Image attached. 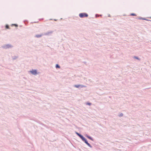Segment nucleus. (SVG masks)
I'll return each mask as SVG.
<instances>
[{
	"mask_svg": "<svg viewBox=\"0 0 151 151\" xmlns=\"http://www.w3.org/2000/svg\"><path fill=\"white\" fill-rule=\"evenodd\" d=\"M151 19V17H149Z\"/></svg>",
	"mask_w": 151,
	"mask_h": 151,
	"instance_id": "16",
	"label": "nucleus"
},
{
	"mask_svg": "<svg viewBox=\"0 0 151 151\" xmlns=\"http://www.w3.org/2000/svg\"><path fill=\"white\" fill-rule=\"evenodd\" d=\"M6 29H9V25H6Z\"/></svg>",
	"mask_w": 151,
	"mask_h": 151,
	"instance_id": "10",
	"label": "nucleus"
},
{
	"mask_svg": "<svg viewBox=\"0 0 151 151\" xmlns=\"http://www.w3.org/2000/svg\"><path fill=\"white\" fill-rule=\"evenodd\" d=\"M87 105H91V103H87Z\"/></svg>",
	"mask_w": 151,
	"mask_h": 151,
	"instance_id": "12",
	"label": "nucleus"
},
{
	"mask_svg": "<svg viewBox=\"0 0 151 151\" xmlns=\"http://www.w3.org/2000/svg\"><path fill=\"white\" fill-rule=\"evenodd\" d=\"M12 25H14V26H16V27L18 26V25L16 24H12Z\"/></svg>",
	"mask_w": 151,
	"mask_h": 151,
	"instance_id": "11",
	"label": "nucleus"
},
{
	"mask_svg": "<svg viewBox=\"0 0 151 151\" xmlns=\"http://www.w3.org/2000/svg\"><path fill=\"white\" fill-rule=\"evenodd\" d=\"M41 36H42L41 35H36V37H38V38L40 37H41Z\"/></svg>",
	"mask_w": 151,
	"mask_h": 151,
	"instance_id": "6",
	"label": "nucleus"
},
{
	"mask_svg": "<svg viewBox=\"0 0 151 151\" xmlns=\"http://www.w3.org/2000/svg\"><path fill=\"white\" fill-rule=\"evenodd\" d=\"M123 114H122H122H120V116H123Z\"/></svg>",
	"mask_w": 151,
	"mask_h": 151,
	"instance_id": "13",
	"label": "nucleus"
},
{
	"mask_svg": "<svg viewBox=\"0 0 151 151\" xmlns=\"http://www.w3.org/2000/svg\"><path fill=\"white\" fill-rule=\"evenodd\" d=\"M131 15L133 16H136V15L134 13H132L131 14Z\"/></svg>",
	"mask_w": 151,
	"mask_h": 151,
	"instance_id": "9",
	"label": "nucleus"
},
{
	"mask_svg": "<svg viewBox=\"0 0 151 151\" xmlns=\"http://www.w3.org/2000/svg\"><path fill=\"white\" fill-rule=\"evenodd\" d=\"M30 72L34 75H36L37 74V71L36 70H32L30 71Z\"/></svg>",
	"mask_w": 151,
	"mask_h": 151,
	"instance_id": "3",
	"label": "nucleus"
},
{
	"mask_svg": "<svg viewBox=\"0 0 151 151\" xmlns=\"http://www.w3.org/2000/svg\"><path fill=\"white\" fill-rule=\"evenodd\" d=\"M79 16L81 18H83V17H87L88 15L86 13H81L79 14Z\"/></svg>",
	"mask_w": 151,
	"mask_h": 151,
	"instance_id": "1",
	"label": "nucleus"
},
{
	"mask_svg": "<svg viewBox=\"0 0 151 151\" xmlns=\"http://www.w3.org/2000/svg\"><path fill=\"white\" fill-rule=\"evenodd\" d=\"M144 19V20H146V19ZM146 20H147V19H146Z\"/></svg>",
	"mask_w": 151,
	"mask_h": 151,
	"instance_id": "14",
	"label": "nucleus"
},
{
	"mask_svg": "<svg viewBox=\"0 0 151 151\" xmlns=\"http://www.w3.org/2000/svg\"><path fill=\"white\" fill-rule=\"evenodd\" d=\"M135 58H136V59H138V58H136V57H135Z\"/></svg>",
	"mask_w": 151,
	"mask_h": 151,
	"instance_id": "15",
	"label": "nucleus"
},
{
	"mask_svg": "<svg viewBox=\"0 0 151 151\" xmlns=\"http://www.w3.org/2000/svg\"><path fill=\"white\" fill-rule=\"evenodd\" d=\"M76 134L78 136L81 138V139L82 138H83V136L80 134L79 133L77 132H76Z\"/></svg>",
	"mask_w": 151,
	"mask_h": 151,
	"instance_id": "5",
	"label": "nucleus"
},
{
	"mask_svg": "<svg viewBox=\"0 0 151 151\" xmlns=\"http://www.w3.org/2000/svg\"><path fill=\"white\" fill-rule=\"evenodd\" d=\"M56 68H60V66L58 64H57L56 66Z\"/></svg>",
	"mask_w": 151,
	"mask_h": 151,
	"instance_id": "8",
	"label": "nucleus"
},
{
	"mask_svg": "<svg viewBox=\"0 0 151 151\" xmlns=\"http://www.w3.org/2000/svg\"><path fill=\"white\" fill-rule=\"evenodd\" d=\"M86 137L88 138H89V139H90L91 140H92V139L91 137H89L88 136H86Z\"/></svg>",
	"mask_w": 151,
	"mask_h": 151,
	"instance_id": "7",
	"label": "nucleus"
},
{
	"mask_svg": "<svg viewBox=\"0 0 151 151\" xmlns=\"http://www.w3.org/2000/svg\"><path fill=\"white\" fill-rule=\"evenodd\" d=\"M83 141H84V142H85V143L86 144L88 145L89 146H91V145H90V144H89L88 142L87 141V140L85 138L83 137V138H82L81 139Z\"/></svg>",
	"mask_w": 151,
	"mask_h": 151,
	"instance_id": "2",
	"label": "nucleus"
},
{
	"mask_svg": "<svg viewBox=\"0 0 151 151\" xmlns=\"http://www.w3.org/2000/svg\"><path fill=\"white\" fill-rule=\"evenodd\" d=\"M74 86L75 87H76L77 88H79L80 87H81V88H83V87H86V86H84V85H75Z\"/></svg>",
	"mask_w": 151,
	"mask_h": 151,
	"instance_id": "4",
	"label": "nucleus"
}]
</instances>
